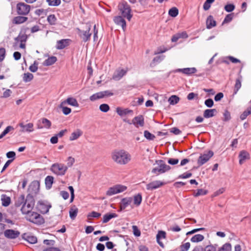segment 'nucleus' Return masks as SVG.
Returning <instances> with one entry per match:
<instances>
[{"mask_svg": "<svg viewBox=\"0 0 251 251\" xmlns=\"http://www.w3.org/2000/svg\"><path fill=\"white\" fill-rule=\"evenodd\" d=\"M126 189L127 187L125 185L117 184L109 188L106 192V195L107 196H111L122 193L126 191Z\"/></svg>", "mask_w": 251, "mask_h": 251, "instance_id": "obj_6", "label": "nucleus"}, {"mask_svg": "<svg viewBox=\"0 0 251 251\" xmlns=\"http://www.w3.org/2000/svg\"><path fill=\"white\" fill-rule=\"evenodd\" d=\"M47 22L50 25H55L56 24L57 19L54 14H50L47 17Z\"/></svg>", "mask_w": 251, "mask_h": 251, "instance_id": "obj_32", "label": "nucleus"}, {"mask_svg": "<svg viewBox=\"0 0 251 251\" xmlns=\"http://www.w3.org/2000/svg\"><path fill=\"white\" fill-rule=\"evenodd\" d=\"M20 234L19 231L13 229H6L4 232V236L9 239H15Z\"/></svg>", "mask_w": 251, "mask_h": 251, "instance_id": "obj_13", "label": "nucleus"}, {"mask_svg": "<svg viewBox=\"0 0 251 251\" xmlns=\"http://www.w3.org/2000/svg\"><path fill=\"white\" fill-rule=\"evenodd\" d=\"M57 61V58L55 56H51L46 59L43 62V65L46 66H50L53 64Z\"/></svg>", "mask_w": 251, "mask_h": 251, "instance_id": "obj_31", "label": "nucleus"}, {"mask_svg": "<svg viewBox=\"0 0 251 251\" xmlns=\"http://www.w3.org/2000/svg\"><path fill=\"white\" fill-rule=\"evenodd\" d=\"M190 247L189 242H187L180 246L181 251H187Z\"/></svg>", "mask_w": 251, "mask_h": 251, "instance_id": "obj_59", "label": "nucleus"}, {"mask_svg": "<svg viewBox=\"0 0 251 251\" xmlns=\"http://www.w3.org/2000/svg\"><path fill=\"white\" fill-rule=\"evenodd\" d=\"M144 136L149 140H153L155 138V136L153 134L151 133L148 130L144 131Z\"/></svg>", "mask_w": 251, "mask_h": 251, "instance_id": "obj_51", "label": "nucleus"}, {"mask_svg": "<svg viewBox=\"0 0 251 251\" xmlns=\"http://www.w3.org/2000/svg\"><path fill=\"white\" fill-rule=\"evenodd\" d=\"M163 56H158L154 57L151 64V66H155V63H159L163 59Z\"/></svg>", "mask_w": 251, "mask_h": 251, "instance_id": "obj_52", "label": "nucleus"}, {"mask_svg": "<svg viewBox=\"0 0 251 251\" xmlns=\"http://www.w3.org/2000/svg\"><path fill=\"white\" fill-rule=\"evenodd\" d=\"M71 40L69 39H64L58 40L56 42V48L57 50H62L69 46Z\"/></svg>", "mask_w": 251, "mask_h": 251, "instance_id": "obj_14", "label": "nucleus"}, {"mask_svg": "<svg viewBox=\"0 0 251 251\" xmlns=\"http://www.w3.org/2000/svg\"><path fill=\"white\" fill-rule=\"evenodd\" d=\"M239 164H242L246 160L250 159V154L246 151H241L239 154Z\"/></svg>", "mask_w": 251, "mask_h": 251, "instance_id": "obj_18", "label": "nucleus"}, {"mask_svg": "<svg viewBox=\"0 0 251 251\" xmlns=\"http://www.w3.org/2000/svg\"><path fill=\"white\" fill-rule=\"evenodd\" d=\"M206 28L207 29H211L216 25V22L214 20L213 17L211 15H209L206 20Z\"/></svg>", "mask_w": 251, "mask_h": 251, "instance_id": "obj_25", "label": "nucleus"}, {"mask_svg": "<svg viewBox=\"0 0 251 251\" xmlns=\"http://www.w3.org/2000/svg\"><path fill=\"white\" fill-rule=\"evenodd\" d=\"M82 134L83 132L80 129H77L71 134L69 137V140L70 141L75 140L82 136Z\"/></svg>", "mask_w": 251, "mask_h": 251, "instance_id": "obj_24", "label": "nucleus"}, {"mask_svg": "<svg viewBox=\"0 0 251 251\" xmlns=\"http://www.w3.org/2000/svg\"><path fill=\"white\" fill-rule=\"evenodd\" d=\"M205 105L208 107H212L214 105V102L212 99L206 100L204 101Z\"/></svg>", "mask_w": 251, "mask_h": 251, "instance_id": "obj_58", "label": "nucleus"}, {"mask_svg": "<svg viewBox=\"0 0 251 251\" xmlns=\"http://www.w3.org/2000/svg\"><path fill=\"white\" fill-rule=\"evenodd\" d=\"M164 184L165 183L160 180H155L147 184L146 188L148 190H153L160 187Z\"/></svg>", "mask_w": 251, "mask_h": 251, "instance_id": "obj_12", "label": "nucleus"}, {"mask_svg": "<svg viewBox=\"0 0 251 251\" xmlns=\"http://www.w3.org/2000/svg\"><path fill=\"white\" fill-rule=\"evenodd\" d=\"M30 10V6L24 2H19L17 4V11L19 15H27Z\"/></svg>", "mask_w": 251, "mask_h": 251, "instance_id": "obj_7", "label": "nucleus"}, {"mask_svg": "<svg viewBox=\"0 0 251 251\" xmlns=\"http://www.w3.org/2000/svg\"><path fill=\"white\" fill-rule=\"evenodd\" d=\"M234 9L235 6L233 4H228L225 6V10L228 12L232 11Z\"/></svg>", "mask_w": 251, "mask_h": 251, "instance_id": "obj_57", "label": "nucleus"}, {"mask_svg": "<svg viewBox=\"0 0 251 251\" xmlns=\"http://www.w3.org/2000/svg\"><path fill=\"white\" fill-rule=\"evenodd\" d=\"M142 201V197L141 194L139 193L133 197L134 204L136 206H138L140 205Z\"/></svg>", "mask_w": 251, "mask_h": 251, "instance_id": "obj_36", "label": "nucleus"}, {"mask_svg": "<svg viewBox=\"0 0 251 251\" xmlns=\"http://www.w3.org/2000/svg\"><path fill=\"white\" fill-rule=\"evenodd\" d=\"M169 14L172 17H176L178 14V10L176 7H172L169 11Z\"/></svg>", "mask_w": 251, "mask_h": 251, "instance_id": "obj_44", "label": "nucleus"}, {"mask_svg": "<svg viewBox=\"0 0 251 251\" xmlns=\"http://www.w3.org/2000/svg\"><path fill=\"white\" fill-rule=\"evenodd\" d=\"M217 247V245H208L204 248L203 251H216Z\"/></svg>", "mask_w": 251, "mask_h": 251, "instance_id": "obj_53", "label": "nucleus"}, {"mask_svg": "<svg viewBox=\"0 0 251 251\" xmlns=\"http://www.w3.org/2000/svg\"><path fill=\"white\" fill-rule=\"evenodd\" d=\"M1 201H2V206L6 207L10 204L11 199L5 194H2L1 196Z\"/></svg>", "mask_w": 251, "mask_h": 251, "instance_id": "obj_28", "label": "nucleus"}, {"mask_svg": "<svg viewBox=\"0 0 251 251\" xmlns=\"http://www.w3.org/2000/svg\"><path fill=\"white\" fill-rule=\"evenodd\" d=\"M33 78V75L29 73H25L23 75V79L25 82L31 81Z\"/></svg>", "mask_w": 251, "mask_h": 251, "instance_id": "obj_40", "label": "nucleus"}, {"mask_svg": "<svg viewBox=\"0 0 251 251\" xmlns=\"http://www.w3.org/2000/svg\"><path fill=\"white\" fill-rule=\"evenodd\" d=\"M217 113L216 109H207L203 111V117L205 118H210L214 117Z\"/></svg>", "mask_w": 251, "mask_h": 251, "instance_id": "obj_22", "label": "nucleus"}, {"mask_svg": "<svg viewBox=\"0 0 251 251\" xmlns=\"http://www.w3.org/2000/svg\"><path fill=\"white\" fill-rule=\"evenodd\" d=\"M214 155L212 151H209L207 153L201 154L198 159L199 166H201L206 163Z\"/></svg>", "mask_w": 251, "mask_h": 251, "instance_id": "obj_8", "label": "nucleus"}, {"mask_svg": "<svg viewBox=\"0 0 251 251\" xmlns=\"http://www.w3.org/2000/svg\"><path fill=\"white\" fill-rule=\"evenodd\" d=\"M100 216L101 214L100 213L96 211H92L88 214L87 218L88 219L90 220L92 218H98Z\"/></svg>", "mask_w": 251, "mask_h": 251, "instance_id": "obj_49", "label": "nucleus"}, {"mask_svg": "<svg viewBox=\"0 0 251 251\" xmlns=\"http://www.w3.org/2000/svg\"><path fill=\"white\" fill-rule=\"evenodd\" d=\"M40 122H41L43 125L41 126L38 124L37 125V128L41 129L43 128H46L47 129H50V128L51 126V123L50 120H49L47 118H42L40 120Z\"/></svg>", "mask_w": 251, "mask_h": 251, "instance_id": "obj_16", "label": "nucleus"}, {"mask_svg": "<svg viewBox=\"0 0 251 251\" xmlns=\"http://www.w3.org/2000/svg\"><path fill=\"white\" fill-rule=\"evenodd\" d=\"M67 161H68L67 165H66V166L68 167V168L71 167L72 166V165H73V164L75 162V159H74V158H73L71 156H70L68 158Z\"/></svg>", "mask_w": 251, "mask_h": 251, "instance_id": "obj_63", "label": "nucleus"}, {"mask_svg": "<svg viewBox=\"0 0 251 251\" xmlns=\"http://www.w3.org/2000/svg\"><path fill=\"white\" fill-rule=\"evenodd\" d=\"M132 201V198L131 197L125 198L122 199L120 202V209L121 210H124L130 204Z\"/></svg>", "mask_w": 251, "mask_h": 251, "instance_id": "obj_17", "label": "nucleus"}, {"mask_svg": "<svg viewBox=\"0 0 251 251\" xmlns=\"http://www.w3.org/2000/svg\"><path fill=\"white\" fill-rule=\"evenodd\" d=\"M223 115H224V118H223V120L224 121L227 122L230 120V119H231L230 113L228 111H227L226 110H225L223 114Z\"/></svg>", "mask_w": 251, "mask_h": 251, "instance_id": "obj_55", "label": "nucleus"}, {"mask_svg": "<svg viewBox=\"0 0 251 251\" xmlns=\"http://www.w3.org/2000/svg\"><path fill=\"white\" fill-rule=\"evenodd\" d=\"M68 189L70 190V193H71L70 202H72L73 201L74 198H75L74 189L73 187L72 186H69Z\"/></svg>", "mask_w": 251, "mask_h": 251, "instance_id": "obj_61", "label": "nucleus"}, {"mask_svg": "<svg viewBox=\"0 0 251 251\" xmlns=\"http://www.w3.org/2000/svg\"><path fill=\"white\" fill-rule=\"evenodd\" d=\"M40 189V183L37 180L32 181L29 185L28 191L29 192V194L36 195Z\"/></svg>", "mask_w": 251, "mask_h": 251, "instance_id": "obj_10", "label": "nucleus"}, {"mask_svg": "<svg viewBox=\"0 0 251 251\" xmlns=\"http://www.w3.org/2000/svg\"><path fill=\"white\" fill-rule=\"evenodd\" d=\"M132 123L137 127L143 126L144 125V120L142 116L134 117L132 120Z\"/></svg>", "mask_w": 251, "mask_h": 251, "instance_id": "obj_21", "label": "nucleus"}, {"mask_svg": "<svg viewBox=\"0 0 251 251\" xmlns=\"http://www.w3.org/2000/svg\"><path fill=\"white\" fill-rule=\"evenodd\" d=\"M232 18H233L232 14H229L227 15L226 16V17L223 22V24H225V23H229L230 21H231V20H232Z\"/></svg>", "mask_w": 251, "mask_h": 251, "instance_id": "obj_60", "label": "nucleus"}, {"mask_svg": "<svg viewBox=\"0 0 251 251\" xmlns=\"http://www.w3.org/2000/svg\"><path fill=\"white\" fill-rule=\"evenodd\" d=\"M166 232L164 231L160 230L158 232L156 235V240L158 244L162 248H164V246L163 243L160 241L161 239L166 238Z\"/></svg>", "mask_w": 251, "mask_h": 251, "instance_id": "obj_26", "label": "nucleus"}, {"mask_svg": "<svg viewBox=\"0 0 251 251\" xmlns=\"http://www.w3.org/2000/svg\"><path fill=\"white\" fill-rule=\"evenodd\" d=\"M116 112L118 115L121 116L126 115L128 114L129 113H132V111L131 110H129L128 109H122L120 107H117L116 108Z\"/></svg>", "mask_w": 251, "mask_h": 251, "instance_id": "obj_34", "label": "nucleus"}, {"mask_svg": "<svg viewBox=\"0 0 251 251\" xmlns=\"http://www.w3.org/2000/svg\"><path fill=\"white\" fill-rule=\"evenodd\" d=\"M184 71V74L189 75L195 73L197 72V69L195 67L186 68Z\"/></svg>", "mask_w": 251, "mask_h": 251, "instance_id": "obj_46", "label": "nucleus"}, {"mask_svg": "<svg viewBox=\"0 0 251 251\" xmlns=\"http://www.w3.org/2000/svg\"><path fill=\"white\" fill-rule=\"evenodd\" d=\"M90 25H88L87 29L85 31L78 29V34L84 42L89 41L90 39L92 34L91 33H90Z\"/></svg>", "mask_w": 251, "mask_h": 251, "instance_id": "obj_9", "label": "nucleus"}, {"mask_svg": "<svg viewBox=\"0 0 251 251\" xmlns=\"http://www.w3.org/2000/svg\"><path fill=\"white\" fill-rule=\"evenodd\" d=\"M242 77L240 75L235 80L234 85V94H236L241 87Z\"/></svg>", "mask_w": 251, "mask_h": 251, "instance_id": "obj_29", "label": "nucleus"}, {"mask_svg": "<svg viewBox=\"0 0 251 251\" xmlns=\"http://www.w3.org/2000/svg\"><path fill=\"white\" fill-rule=\"evenodd\" d=\"M126 72L127 71L124 69L118 70L113 74L112 78L115 80H119L126 74Z\"/></svg>", "mask_w": 251, "mask_h": 251, "instance_id": "obj_19", "label": "nucleus"}, {"mask_svg": "<svg viewBox=\"0 0 251 251\" xmlns=\"http://www.w3.org/2000/svg\"><path fill=\"white\" fill-rule=\"evenodd\" d=\"M54 178L52 176H48L45 178V184L47 189H50L53 182Z\"/></svg>", "mask_w": 251, "mask_h": 251, "instance_id": "obj_30", "label": "nucleus"}, {"mask_svg": "<svg viewBox=\"0 0 251 251\" xmlns=\"http://www.w3.org/2000/svg\"><path fill=\"white\" fill-rule=\"evenodd\" d=\"M100 109L102 112H107L109 110L110 107L107 104L103 103L100 105Z\"/></svg>", "mask_w": 251, "mask_h": 251, "instance_id": "obj_54", "label": "nucleus"}, {"mask_svg": "<svg viewBox=\"0 0 251 251\" xmlns=\"http://www.w3.org/2000/svg\"><path fill=\"white\" fill-rule=\"evenodd\" d=\"M66 104H68L75 107H78L79 106V104L76 100L75 98L72 97L68 98L66 100L61 102V106H62V105H65Z\"/></svg>", "mask_w": 251, "mask_h": 251, "instance_id": "obj_20", "label": "nucleus"}, {"mask_svg": "<svg viewBox=\"0 0 251 251\" xmlns=\"http://www.w3.org/2000/svg\"><path fill=\"white\" fill-rule=\"evenodd\" d=\"M179 98L176 95H173L169 98L168 101L170 104L174 105L177 103L179 101Z\"/></svg>", "mask_w": 251, "mask_h": 251, "instance_id": "obj_43", "label": "nucleus"}, {"mask_svg": "<svg viewBox=\"0 0 251 251\" xmlns=\"http://www.w3.org/2000/svg\"><path fill=\"white\" fill-rule=\"evenodd\" d=\"M208 191L203 189H199L197 190V192L194 194V197H197L200 196L205 195L207 194Z\"/></svg>", "mask_w": 251, "mask_h": 251, "instance_id": "obj_45", "label": "nucleus"}, {"mask_svg": "<svg viewBox=\"0 0 251 251\" xmlns=\"http://www.w3.org/2000/svg\"><path fill=\"white\" fill-rule=\"evenodd\" d=\"M27 18L24 16H17L14 18L13 20L14 23L16 24H21L27 20Z\"/></svg>", "mask_w": 251, "mask_h": 251, "instance_id": "obj_35", "label": "nucleus"}, {"mask_svg": "<svg viewBox=\"0 0 251 251\" xmlns=\"http://www.w3.org/2000/svg\"><path fill=\"white\" fill-rule=\"evenodd\" d=\"M23 238L30 244H35L37 242V239L36 237L33 235L24 234L23 235Z\"/></svg>", "mask_w": 251, "mask_h": 251, "instance_id": "obj_27", "label": "nucleus"}, {"mask_svg": "<svg viewBox=\"0 0 251 251\" xmlns=\"http://www.w3.org/2000/svg\"><path fill=\"white\" fill-rule=\"evenodd\" d=\"M64 105H62V106H61V103L59 105V107L62 108V112L66 115L69 114L71 112V109L68 107H65Z\"/></svg>", "mask_w": 251, "mask_h": 251, "instance_id": "obj_50", "label": "nucleus"}, {"mask_svg": "<svg viewBox=\"0 0 251 251\" xmlns=\"http://www.w3.org/2000/svg\"><path fill=\"white\" fill-rule=\"evenodd\" d=\"M18 126L21 128L22 132H32L34 131V125L33 123H29L27 124H24L23 122H21Z\"/></svg>", "mask_w": 251, "mask_h": 251, "instance_id": "obj_11", "label": "nucleus"}, {"mask_svg": "<svg viewBox=\"0 0 251 251\" xmlns=\"http://www.w3.org/2000/svg\"><path fill=\"white\" fill-rule=\"evenodd\" d=\"M27 39V36L25 34L20 33L18 35V36L15 38V40L17 42H25Z\"/></svg>", "mask_w": 251, "mask_h": 251, "instance_id": "obj_42", "label": "nucleus"}, {"mask_svg": "<svg viewBox=\"0 0 251 251\" xmlns=\"http://www.w3.org/2000/svg\"><path fill=\"white\" fill-rule=\"evenodd\" d=\"M47 10L44 9H38L35 11V14L38 16H41L42 18H44L47 15Z\"/></svg>", "mask_w": 251, "mask_h": 251, "instance_id": "obj_39", "label": "nucleus"}, {"mask_svg": "<svg viewBox=\"0 0 251 251\" xmlns=\"http://www.w3.org/2000/svg\"><path fill=\"white\" fill-rule=\"evenodd\" d=\"M118 8L123 17L126 18L128 21L131 20L132 17L131 9L126 1H122L118 5Z\"/></svg>", "mask_w": 251, "mask_h": 251, "instance_id": "obj_3", "label": "nucleus"}, {"mask_svg": "<svg viewBox=\"0 0 251 251\" xmlns=\"http://www.w3.org/2000/svg\"><path fill=\"white\" fill-rule=\"evenodd\" d=\"M78 209L75 206L71 207L69 211L70 217L71 219L74 220L77 216Z\"/></svg>", "mask_w": 251, "mask_h": 251, "instance_id": "obj_37", "label": "nucleus"}, {"mask_svg": "<svg viewBox=\"0 0 251 251\" xmlns=\"http://www.w3.org/2000/svg\"><path fill=\"white\" fill-rule=\"evenodd\" d=\"M38 63L35 61L34 63L30 66L29 68V70L33 73L36 72L38 70Z\"/></svg>", "mask_w": 251, "mask_h": 251, "instance_id": "obj_56", "label": "nucleus"}, {"mask_svg": "<svg viewBox=\"0 0 251 251\" xmlns=\"http://www.w3.org/2000/svg\"><path fill=\"white\" fill-rule=\"evenodd\" d=\"M204 239V236L201 234H196L193 236L191 239V241L193 243H197L202 241Z\"/></svg>", "mask_w": 251, "mask_h": 251, "instance_id": "obj_38", "label": "nucleus"}, {"mask_svg": "<svg viewBox=\"0 0 251 251\" xmlns=\"http://www.w3.org/2000/svg\"><path fill=\"white\" fill-rule=\"evenodd\" d=\"M68 170V167L63 163H55L51 165L50 171L57 176L65 175Z\"/></svg>", "mask_w": 251, "mask_h": 251, "instance_id": "obj_4", "label": "nucleus"}, {"mask_svg": "<svg viewBox=\"0 0 251 251\" xmlns=\"http://www.w3.org/2000/svg\"><path fill=\"white\" fill-rule=\"evenodd\" d=\"M26 219L28 221L37 225H41L44 223L42 216L36 212H30L27 215Z\"/></svg>", "mask_w": 251, "mask_h": 251, "instance_id": "obj_5", "label": "nucleus"}, {"mask_svg": "<svg viewBox=\"0 0 251 251\" xmlns=\"http://www.w3.org/2000/svg\"><path fill=\"white\" fill-rule=\"evenodd\" d=\"M35 204V201L33 196L30 194L26 196L25 201L21 208V211L24 214H28L31 212V210Z\"/></svg>", "mask_w": 251, "mask_h": 251, "instance_id": "obj_2", "label": "nucleus"}, {"mask_svg": "<svg viewBox=\"0 0 251 251\" xmlns=\"http://www.w3.org/2000/svg\"><path fill=\"white\" fill-rule=\"evenodd\" d=\"M231 246L230 243L225 244L218 251H231Z\"/></svg>", "mask_w": 251, "mask_h": 251, "instance_id": "obj_47", "label": "nucleus"}, {"mask_svg": "<svg viewBox=\"0 0 251 251\" xmlns=\"http://www.w3.org/2000/svg\"><path fill=\"white\" fill-rule=\"evenodd\" d=\"M60 195L64 200H67L69 197V194L66 191H61L60 192Z\"/></svg>", "mask_w": 251, "mask_h": 251, "instance_id": "obj_64", "label": "nucleus"}, {"mask_svg": "<svg viewBox=\"0 0 251 251\" xmlns=\"http://www.w3.org/2000/svg\"><path fill=\"white\" fill-rule=\"evenodd\" d=\"M25 201V196L24 195H21L19 198L18 200L16 201L15 203V205L16 206H20L23 203H24Z\"/></svg>", "mask_w": 251, "mask_h": 251, "instance_id": "obj_48", "label": "nucleus"}, {"mask_svg": "<svg viewBox=\"0 0 251 251\" xmlns=\"http://www.w3.org/2000/svg\"><path fill=\"white\" fill-rule=\"evenodd\" d=\"M117 215L116 213H107L103 215L102 223H106L109 222L111 219L116 218Z\"/></svg>", "mask_w": 251, "mask_h": 251, "instance_id": "obj_33", "label": "nucleus"}, {"mask_svg": "<svg viewBox=\"0 0 251 251\" xmlns=\"http://www.w3.org/2000/svg\"><path fill=\"white\" fill-rule=\"evenodd\" d=\"M111 158L117 164L125 165L131 160V155L124 150H115L111 153Z\"/></svg>", "mask_w": 251, "mask_h": 251, "instance_id": "obj_1", "label": "nucleus"}, {"mask_svg": "<svg viewBox=\"0 0 251 251\" xmlns=\"http://www.w3.org/2000/svg\"><path fill=\"white\" fill-rule=\"evenodd\" d=\"M103 94L102 93H100V92H99L95 94H94L91 96H90V100L94 101L98 99L103 98Z\"/></svg>", "mask_w": 251, "mask_h": 251, "instance_id": "obj_41", "label": "nucleus"}, {"mask_svg": "<svg viewBox=\"0 0 251 251\" xmlns=\"http://www.w3.org/2000/svg\"><path fill=\"white\" fill-rule=\"evenodd\" d=\"M114 21L116 25L121 26L124 31L126 30V22L124 19L123 16H119L115 17L114 19Z\"/></svg>", "mask_w": 251, "mask_h": 251, "instance_id": "obj_15", "label": "nucleus"}, {"mask_svg": "<svg viewBox=\"0 0 251 251\" xmlns=\"http://www.w3.org/2000/svg\"><path fill=\"white\" fill-rule=\"evenodd\" d=\"M132 229L133 230V234L136 236H140L141 235V232L136 226H132Z\"/></svg>", "mask_w": 251, "mask_h": 251, "instance_id": "obj_62", "label": "nucleus"}, {"mask_svg": "<svg viewBox=\"0 0 251 251\" xmlns=\"http://www.w3.org/2000/svg\"><path fill=\"white\" fill-rule=\"evenodd\" d=\"M156 163L159 165V168L163 171V173L170 170L171 169V167L166 165L162 160H156Z\"/></svg>", "mask_w": 251, "mask_h": 251, "instance_id": "obj_23", "label": "nucleus"}]
</instances>
